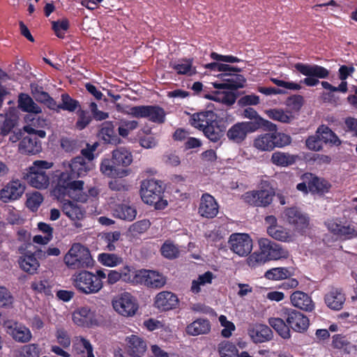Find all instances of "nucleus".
I'll use <instances>...</instances> for the list:
<instances>
[{
    "label": "nucleus",
    "instance_id": "20e7f679",
    "mask_svg": "<svg viewBox=\"0 0 357 357\" xmlns=\"http://www.w3.org/2000/svg\"><path fill=\"white\" fill-rule=\"evenodd\" d=\"M140 193L142 200L147 204L154 205L156 209H162L167 205V202L162 199V188L156 181H144Z\"/></svg>",
    "mask_w": 357,
    "mask_h": 357
},
{
    "label": "nucleus",
    "instance_id": "f704fd0d",
    "mask_svg": "<svg viewBox=\"0 0 357 357\" xmlns=\"http://www.w3.org/2000/svg\"><path fill=\"white\" fill-rule=\"evenodd\" d=\"M271 132H266L257 136L253 141V146L261 151H271L274 149Z\"/></svg>",
    "mask_w": 357,
    "mask_h": 357
},
{
    "label": "nucleus",
    "instance_id": "864d4df0",
    "mask_svg": "<svg viewBox=\"0 0 357 357\" xmlns=\"http://www.w3.org/2000/svg\"><path fill=\"white\" fill-rule=\"evenodd\" d=\"M218 352L220 357H239L238 350L236 345L227 341L219 344Z\"/></svg>",
    "mask_w": 357,
    "mask_h": 357
},
{
    "label": "nucleus",
    "instance_id": "473e14b6",
    "mask_svg": "<svg viewBox=\"0 0 357 357\" xmlns=\"http://www.w3.org/2000/svg\"><path fill=\"white\" fill-rule=\"evenodd\" d=\"M100 137L107 144L118 145L122 140L116 135L114 126L112 122H105L100 131Z\"/></svg>",
    "mask_w": 357,
    "mask_h": 357
},
{
    "label": "nucleus",
    "instance_id": "f3484780",
    "mask_svg": "<svg viewBox=\"0 0 357 357\" xmlns=\"http://www.w3.org/2000/svg\"><path fill=\"white\" fill-rule=\"evenodd\" d=\"M25 187L18 180L8 183L0 190V199L7 203L19 199L24 193Z\"/></svg>",
    "mask_w": 357,
    "mask_h": 357
},
{
    "label": "nucleus",
    "instance_id": "f257e3e1",
    "mask_svg": "<svg viewBox=\"0 0 357 357\" xmlns=\"http://www.w3.org/2000/svg\"><path fill=\"white\" fill-rule=\"evenodd\" d=\"M68 167L69 171L61 174L54 192L59 195L67 194L77 201L84 202L87 196L80 194L84 181L77 178L86 175L89 170V163L82 156H77L71 160Z\"/></svg>",
    "mask_w": 357,
    "mask_h": 357
},
{
    "label": "nucleus",
    "instance_id": "2f4dec72",
    "mask_svg": "<svg viewBox=\"0 0 357 357\" xmlns=\"http://www.w3.org/2000/svg\"><path fill=\"white\" fill-rule=\"evenodd\" d=\"M73 349L77 354H86V357H95L92 344L82 336H77L73 339Z\"/></svg>",
    "mask_w": 357,
    "mask_h": 357
},
{
    "label": "nucleus",
    "instance_id": "49530a36",
    "mask_svg": "<svg viewBox=\"0 0 357 357\" xmlns=\"http://www.w3.org/2000/svg\"><path fill=\"white\" fill-rule=\"evenodd\" d=\"M296 157L287 153L275 152L271 156L272 162L278 166L287 167L295 162Z\"/></svg>",
    "mask_w": 357,
    "mask_h": 357
},
{
    "label": "nucleus",
    "instance_id": "a19ab883",
    "mask_svg": "<svg viewBox=\"0 0 357 357\" xmlns=\"http://www.w3.org/2000/svg\"><path fill=\"white\" fill-rule=\"evenodd\" d=\"M268 324L283 339H289L291 337L289 326L282 319L278 317L270 318Z\"/></svg>",
    "mask_w": 357,
    "mask_h": 357
},
{
    "label": "nucleus",
    "instance_id": "0eeeda50",
    "mask_svg": "<svg viewBox=\"0 0 357 357\" xmlns=\"http://www.w3.org/2000/svg\"><path fill=\"white\" fill-rule=\"evenodd\" d=\"M136 283L142 284L149 288L160 289L167 283V278L154 270L141 269L135 272Z\"/></svg>",
    "mask_w": 357,
    "mask_h": 357
},
{
    "label": "nucleus",
    "instance_id": "4d7b16f0",
    "mask_svg": "<svg viewBox=\"0 0 357 357\" xmlns=\"http://www.w3.org/2000/svg\"><path fill=\"white\" fill-rule=\"evenodd\" d=\"M228 243L230 245H252V241L248 234L234 233L230 236Z\"/></svg>",
    "mask_w": 357,
    "mask_h": 357
},
{
    "label": "nucleus",
    "instance_id": "1a4fd4ad",
    "mask_svg": "<svg viewBox=\"0 0 357 357\" xmlns=\"http://www.w3.org/2000/svg\"><path fill=\"white\" fill-rule=\"evenodd\" d=\"M180 301L178 296L170 291H162L155 294L153 306L160 312L174 310L178 307Z\"/></svg>",
    "mask_w": 357,
    "mask_h": 357
},
{
    "label": "nucleus",
    "instance_id": "5fc2aeb1",
    "mask_svg": "<svg viewBox=\"0 0 357 357\" xmlns=\"http://www.w3.org/2000/svg\"><path fill=\"white\" fill-rule=\"evenodd\" d=\"M41 353L42 348L38 344H28L20 348L17 357H39Z\"/></svg>",
    "mask_w": 357,
    "mask_h": 357
},
{
    "label": "nucleus",
    "instance_id": "de8ad7c7",
    "mask_svg": "<svg viewBox=\"0 0 357 357\" xmlns=\"http://www.w3.org/2000/svg\"><path fill=\"white\" fill-rule=\"evenodd\" d=\"M98 260L102 265L107 267H115L123 262L122 258L114 253L99 254Z\"/></svg>",
    "mask_w": 357,
    "mask_h": 357
},
{
    "label": "nucleus",
    "instance_id": "3c124183",
    "mask_svg": "<svg viewBox=\"0 0 357 357\" xmlns=\"http://www.w3.org/2000/svg\"><path fill=\"white\" fill-rule=\"evenodd\" d=\"M266 113L270 119L284 123H290L294 119V116L290 112L279 109H268Z\"/></svg>",
    "mask_w": 357,
    "mask_h": 357
},
{
    "label": "nucleus",
    "instance_id": "4c0bfd02",
    "mask_svg": "<svg viewBox=\"0 0 357 357\" xmlns=\"http://www.w3.org/2000/svg\"><path fill=\"white\" fill-rule=\"evenodd\" d=\"M18 107L24 112L39 114L41 108L27 94L21 93L18 98Z\"/></svg>",
    "mask_w": 357,
    "mask_h": 357
},
{
    "label": "nucleus",
    "instance_id": "e2e57ef3",
    "mask_svg": "<svg viewBox=\"0 0 357 357\" xmlns=\"http://www.w3.org/2000/svg\"><path fill=\"white\" fill-rule=\"evenodd\" d=\"M218 319L221 326L223 328L221 335L226 338L231 337L236 329L234 323L229 321L225 315H220Z\"/></svg>",
    "mask_w": 357,
    "mask_h": 357
},
{
    "label": "nucleus",
    "instance_id": "ea45409f",
    "mask_svg": "<svg viewBox=\"0 0 357 357\" xmlns=\"http://www.w3.org/2000/svg\"><path fill=\"white\" fill-rule=\"evenodd\" d=\"M245 79L241 75H235L230 79H225L223 83L214 84L215 89H227L231 90H236L244 86Z\"/></svg>",
    "mask_w": 357,
    "mask_h": 357
},
{
    "label": "nucleus",
    "instance_id": "69168bd1",
    "mask_svg": "<svg viewBox=\"0 0 357 357\" xmlns=\"http://www.w3.org/2000/svg\"><path fill=\"white\" fill-rule=\"evenodd\" d=\"M13 302L14 298L10 291L6 287L0 286V307H10Z\"/></svg>",
    "mask_w": 357,
    "mask_h": 357
},
{
    "label": "nucleus",
    "instance_id": "9d476101",
    "mask_svg": "<svg viewBox=\"0 0 357 357\" xmlns=\"http://www.w3.org/2000/svg\"><path fill=\"white\" fill-rule=\"evenodd\" d=\"M6 332L17 342L26 343L33 336L29 328L14 321H6L3 324Z\"/></svg>",
    "mask_w": 357,
    "mask_h": 357
},
{
    "label": "nucleus",
    "instance_id": "774afa93",
    "mask_svg": "<svg viewBox=\"0 0 357 357\" xmlns=\"http://www.w3.org/2000/svg\"><path fill=\"white\" fill-rule=\"evenodd\" d=\"M173 68L179 75H192L196 73L195 70L192 68V62L190 61H184L181 63L174 64Z\"/></svg>",
    "mask_w": 357,
    "mask_h": 357
},
{
    "label": "nucleus",
    "instance_id": "39448f33",
    "mask_svg": "<svg viewBox=\"0 0 357 357\" xmlns=\"http://www.w3.org/2000/svg\"><path fill=\"white\" fill-rule=\"evenodd\" d=\"M114 310L125 317H134L139 309V304L135 296L128 292L116 296L112 301Z\"/></svg>",
    "mask_w": 357,
    "mask_h": 357
},
{
    "label": "nucleus",
    "instance_id": "423d86ee",
    "mask_svg": "<svg viewBox=\"0 0 357 357\" xmlns=\"http://www.w3.org/2000/svg\"><path fill=\"white\" fill-rule=\"evenodd\" d=\"M294 68L299 73L307 77L303 80V83L308 86H316L319 82V78H326L329 75L327 69L317 65L297 63L294 65Z\"/></svg>",
    "mask_w": 357,
    "mask_h": 357
},
{
    "label": "nucleus",
    "instance_id": "dca6fc26",
    "mask_svg": "<svg viewBox=\"0 0 357 357\" xmlns=\"http://www.w3.org/2000/svg\"><path fill=\"white\" fill-rule=\"evenodd\" d=\"M18 151L26 155H36L42 151L41 142L36 136L28 134L20 140Z\"/></svg>",
    "mask_w": 357,
    "mask_h": 357
},
{
    "label": "nucleus",
    "instance_id": "aec40b11",
    "mask_svg": "<svg viewBox=\"0 0 357 357\" xmlns=\"http://www.w3.org/2000/svg\"><path fill=\"white\" fill-rule=\"evenodd\" d=\"M290 303L296 308L312 312L314 309V303L312 298L302 291H295L290 295Z\"/></svg>",
    "mask_w": 357,
    "mask_h": 357
},
{
    "label": "nucleus",
    "instance_id": "603ef678",
    "mask_svg": "<svg viewBox=\"0 0 357 357\" xmlns=\"http://www.w3.org/2000/svg\"><path fill=\"white\" fill-rule=\"evenodd\" d=\"M62 210L63 212L72 220H79L84 216L81 208L78 207L77 204L70 201L63 203Z\"/></svg>",
    "mask_w": 357,
    "mask_h": 357
},
{
    "label": "nucleus",
    "instance_id": "7ed1b4c3",
    "mask_svg": "<svg viewBox=\"0 0 357 357\" xmlns=\"http://www.w3.org/2000/svg\"><path fill=\"white\" fill-rule=\"evenodd\" d=\"M63 264L70 270L91 268L94 260L86 247H70L64 254Z\"/></svg>",
    "mask_w": 357,
    "mask_h": 357
},
{
    "label": "nucleus",
    "instance_id": "13d9d810",
    "mask_svg": "<svg viewBox=\"0 0 357 357\" xmlns=\"http://www.w3.org/2000/svg\"><path fill=\"white\" fill-rule=\"evenodd\" d=\"M117 109L135 118H146L149 109L148 106H135L128 108V110L122 109L120 105H116Z\"/></svg>",
    "mask_w": 357,
    "mask_h": 357
},
{
    "label": "nucleus",
    "instance_id": "8fccbe9b",
    "mask_svg": "<svg viewBox=\"0 0 357 357\" xmlns=\"http://www.w3.org/2000/svg\"><path fill=\"white\" fill-rule=\"evenodd\" d=\"M291 275V273L288 268L284 267H277L268 270L265 273L264 277L271 280H281L287 279Z\"/></svg>",
    "mask_w": 357,
    "mask_h": 357
},
{
    "label": "nucleus",
    "instance_id": "e433bc0d",
    "mask_svg": "<svg viewBox=\"0 0 357 357\" xmlns=\"http://www.w3.org/2000/svg\"><path fill=\"white\" fill-rule=\"evenodd\" d=\"M269 261L268 250L263 247H259L258 250L254 251L247 259V264L251 268H255Z\"/></svg>",
    "mask_w": 357,
    "mask_h": 357
},
{
    "label": "nucleus",
    "instance_id": "0e129e2a",
    "mask_svg": "<svg viewBox=\"0 0 357 357\" xmlns=\"http://www.w3.org/2000/svg\"><path fill=\"white\" fill-rule=\"evenodd\" d=\"M137 126L138 122L137 121H121L118 128L119 135L123 137H126L130 132L136 129Z\"/></svg>",
    "mask_w": 357,
    "mask_h": 357
},
{
    "label": "nucleus",
    "instance_id": "a18cd8bd",
    "mask_svg": "<svg viewBox=\"0 0 357 357\" xmlns=\"http://www.w3.org/2000/svg\"><path fill=\"white\" fill-rule=\"evenodd\" d=\"M61 102L60 104H56V108L54 110L59 112L60 109H63L73 112L80 106L79 102L73 99L68 93L61 94Z\"/></svg>",
    "mask_w": 357,
    "mask_h": 357
},
{
    "label": "nucleus",
    "instance_id": "c9c22d12",
    "mask_svg": "<svg viewBox=\"0 0 357 357\" xmlns=\"http://www.w3.org/2000/svg\"><path fill=\"white\" fill-rule=\"evenodd\" d=\"M100 171L103 174L114 178H123L130 174L128 169L117 168L114 165H111L108 160L102 162Z\"/></svg>",
    "mask_w": 357,
    "mask_h": 357
},
{
    "label": "nucleus",
    "instance_id": "37998d69",
    "mask_svg": "<svg viewBox=\"0 0 357 357\" xmlns=\"http://www.w3.org/2000/svg\"><path fill=\"white\" fill-rule=\"evenodd\" d=\"M203 132L211 142H216L223 136L224 128L219 125L218 119H216Z\"/></svg>",
    "mask_w": 357,
    "mask_h": 357
},
{
    "label": "nucleus",
    "instance_id": "cd10ccee",
    "mask_svg": "<svg viewBox=\"0 0 357 357\" xmlns=\"http://www.w3.org/2000/svg\"><path fill=\"white\" fill-rule=\"evenodd\" d=\"M243 116L245 118L249 119L250 120H254V121H250L251 123L255 124L256 127V130H258L261 126H266L271 130H276V126L268 120H265L261 118L257 111L252 107H248L243 110Z\"/></svg>",
    "mask_w": 357,
    "mask_h": 357
},
{
    "label": "nucleus",
    "instance_id": "79ce46f5",
    "mask_svg": "<svg viewBox=\"0 0 357 357\" xmlns=\"http://www.w3.org/2000/svg\"><path fill=\"white\" fill-rule=\"evenodd\" d=\"M51 175H23V178L32 187L46 189L50 185Z\"/></svg>",
    "mask_w": 357,
    "mask_h": 357
},
{
    "label": "nucleus",
    "instance_id": "680f3d73",
    "mask_svg": "<svg viewBox=\"0 0 357 357\" xmlns=\"http://www.w3.org/2000/svg\"><path fill=\"white\" fill-rule=\"evenodd\" d=\"M263 248L267 249L269 261L287 258L289 255L287 250L282 247H263Z\"/></svg>",
    "mask_w": 357,
    "mask_h": 357
},
{
    "label": "nucleus",
    "instance_id": "b1692460",
    "mask_svg": "<svg viewBox=\"0 0 357 357\" xmlns=\"http://www.w3.org/2000/svg\"><path fill=\"white\" fill-rule=\"evenodd\" d=\"M325 303L326 305L334 310L342 309L345 300V294L339 288H332L325 295Z\"/></svg>",
    "mask_w": 357,
    "mask_h": 357
},
{
    "label": "nucleus",
    "instance_id": "412c9836",
    "mask_svg": "<svg viewBox=\"0 0 357 357\" xmlns=\"http://www.w3.org/2000/svg\"><path fill=\"white\" fill-rule=\"evenodd\" d=\"M216 119H218L217 114L212 111L201 112L192 115L190 124L204 132Z\"/></svg>",
    "mask_w": 357,
    "mask_h": 357
},
{
    "label": "nucleus",
    "instance_id": "9b49d317",
    "mask_svg": "<svg viewBox=\"0 0 357 357\" xmlns=\"http://www.w3.org/2000/svg\"><path fill=\"white\" fill-rule=\"evenodd\" d=\"M284 314L287 315L286 321L289 329L297 333H304L307 330L310 320L307 316L292 309H285Z\"/></svg>",
    "mask_w": 357,
    "mask_h": 357
},
{
    "label": "nucleus",
    "instance_id": "72a5a7b5",
    "mask_svg": "<svg viewBox=\"0 0 357 357\" xmlns=\"http://www.w3.org/2000/svg\"><path fill=\"white\" fill-rule=\"evenodd\" d=\"M53 166L52 162L45 160H36L23 175H51L50 169Z\"/></svg>",
    "mask_w": 357,
    "mask_h": 357
},
{
    "label": "nucleus",
    "instance_id": "6ab92c4d",
    "mask_svg": "<svg viewBox=\"0 0 357 357\" xmlns=\"http://www.w3.org/2000/svg\"><path fill=\"white\" fill-rule=\"evenodd\" d=\"M219 206L215 198L209 194H204L201 198L199 213L206 218H213L218 213Z\"/></svg>",
    "mask_w": 357,
    "mask_h": 357
},
{
    "label": "nucleus",
    "instance_id": "58836bf2",
    "mask_svg": "<svg viewBox=\"0 0 357 357\" xmlns=\"http://www.w3.org/2000/svg\"><path fill=\"white\" fill-rule=\"evenodd\" d=\"M317 133L319 134L321 141L325 144H330L334 146L341 144V141L338 137L325 125L320 126L317 130Z\"/></svg>",
    "mask_w": 357,
    "mask_h": 357
},
{
    "label": "nucleus",
    "instance_id": "4be33fe9",
    "mask_svg": "<svg viewBox=\"0 0 357 357\" xmlns=\"http://www.w3.org/2000/svg\"><path fill=\"white\" fill-rule=\"evenodd\" d=\"M328 229L340 239L357 238V231L350 226L342 225L336 220H328L326 223Z\"/></svg>",
    "mask_w": 357,
    "mask_h": 357
},
{
    "label": "nucleus",
    "instance_id": "2eb2a0df",
    "mask_svg": "<svg viewBox=\"0 0 357 357\" xmlns=\"http://www.w3.org/2000/svg\"><path fill=\"white\" fill-rule=\"evenodd\" d=\"M26 248L27 247H22L20 249L21 256L19 259V265L24 271L29 274H34L40 266L36 257L37 256V252H33L27 250Z\"/></svg>",
    "mask_w": 357,
    "mask_h": 357
},
{
    "label": "nucleus",
    "instance_id": "bf43d9fd",
    "mask_svg": "<svg viewBox=\"0 0 357 357\" xmlns=\"http://www.w3.org/2000/svg\"><path fill=\"white\" fill-rule=\"evenodd\" d=\"M165 111L161 107L158 106L149 105L146 118L150 121L158 123H162L165 121Z\"/></svg>",
    "mask_w": 357,
    "mask_h": 357
},
{
    "label": "nucleus",
    "instance_id": "6e6d98bb",
    "mask_svg": "<svg viewBox=\"0 0 357 357\" xmlns=\"http://www.w3.org/2000/svg\"><path fill=\"white\" fill-rule=\"evenodd\" d=\"M31 289L36 294H44L50 295L51 287L46 279H36L31 283Z\"/></svg>",
    "mask_w": 357,
    "mask_h": 357
},
{
    "label": "nucleus",
    "instance_id": "a211bd4d",
    "mask_svg": "<svg viewBox=\"0 0 357 357\" xmlns=\"http://www.w3.org/2000/svg\"><path fill=\"white\" fill-rule=\"evenodd\" d=\"M248 334L255 343H263L271 340L273 337L271 329L266 325L255 324L249 326Z\"/></svg>",
    "mask_w": 357,
    "mask_h": 357
},
{
    "label": "nucleus",
    "instance_id": "09e8293b",
    "mask_svg": "<svg viewBox=\"0 0 357 357\" xmlns=\"http://www.w3.org/2000/svg\"><path fill=\"white\" fill-rule=\"evenodd\" d=\"M268 233L273 238L283 242H289L292 238L289 231L282 227L271 226L268 228Z\"/></svg>",
    "mask_w": 357,
    "mask_h": 357
},
{
    "label": "nucleus",
    "instance_id": "4468645a",
    "mask_svg": "<svg viewBox=\"0 0 357 357\" xmlns=\"http://www.w3.org/2000/svg\"><path fill=\"white\" fill-rule=\"evenodd\" d=\"M274 192L271 190L250 191L243 195L245 202L255 206H266L270 204Z\"/></svg>",
    "mask_w": 357,
    "mask_h": 357
},
{
    "label": "nucleus",
    "instance_id": "338daca9",
    "mask_svg": "<svg viewBox=\"0 0 357 357\" xmlns=\"http://www.w3.org/2000/svg\"><path fill=\"white\" fill-rule=\"evenodd\" d=\"M43 201V197L39 192H35L30 195L26 199V206L34 211L38 209Z\"/></svg>",
    "mask_w": 357,
    "mask_h": 357
},
{
    "label": "nucleus",
    "instance_id": "f8f14e48",
    "mask_svg": "<svg viewBox=\"0 0 357 357\" xmlns=\"http://www.w3.org/2000/svg\"><path fill=\"white\" fill-rule=\"evenodd\" d=\"M256 131L255 124L251 122H241L232 126L227 132V136L230 141L240 144L245 140L249 132Z\"/></svg>",
    "mask_w": 357,
    "mask_h": 357
},
{
    "label": "nucleus",
    "instance_id": "6e6552de",
    "mask_svg": "<svg viewBox=\"0 0 357 357\" xmlns=\"http://www.w3.org/2000/svg\"><path fill=\"white\" fill-rule=\"evenodd\" d=\"M73 321L78 326L91 327L99 326L102 319L98 317L89 306H82L77 308L72 314Z\"/></svg>",
    "mask_w": 357,
    "mask_h": 357
},
{
    "label": "nucleus",
    "instance_id": "a878e982",
    "mask_svg": "<svg viewBox=\"0 0 357 357\" xmlns=\"http://www.w3.org/2000/svg\"><path fill=\"white\" fill-rule=\"evenodd\" d=\"M31 93L36 101L45 105L50 109L56 108V101L50 95L43 91V88L37 84L30 85Z\"/></svg>",
    "mask_w": 357,
    "mask_h": 357
},
{
    "label": "nucleus",
    "instance_id": "c03bdc74",
    "mask_svg": "<svg viewBox=\"0 0 357 357\" xmlns=\"http://www.w3.org/2000/svg\"><path fill=\"white\" fill-rule=\"evenodd\" d=\"M206 98L227 105H232L236 102L237 94L234 91H222L214 95H206Z\"/></svg>",
    "mask_w": 357,
    "mask_h": 357
},
{
    "label": "nucleus",
    "instance_id": "5701e85b",
    "mask_svg": "<svg viewBox=\"0 0 357 357\" xmlns=\"http://www.w3.org/2000/svg\"><path fill=\"white\" fill-rule=\"evenodd\" d=\"M305 179L308 181V188L312 193L323 195L328 192L331 187L327 181L310 173L305 174Z\"/></svg>",
    "mask_w": 357,
    "mask_h": 357
},
{
    "label": "nucleus",
    "instance_id": "052dcab7",
    "mask_svg": "<svg viewBox=\"0 0 357 357\" xmlns=\"http://www.w3.org/2000/svg\"><path fill=\"white\" fill-rule=\"evenodd\" d=\"M54 336L56 342L63 348L67 349L70 347L71 340L68 332L65 329L62 328H57L56 329Z\"/></svg>",
    "mask_w": 357,
    "mask_h": 357
},
{
    "label": "nucleus",
    "instance_id": "c756f323",
    "mask_svg": "<svg viewBox=\"0 0 357 357\" xmlns=\"http://www.w3.org/2000/svg\"><path fill=\"white\" fill-rule=\"evenodd\" d=\"M112 162L116 165L128 167L132 162V153L125 147L116 148L112 151Z\"/></svg>",
    "mask_w": 357,
    "mask_h": 357
},
{
    "label": "nucleus",
    "instance_id": "7c9ffc66",
    "mask_svg": "<svg viewBox=\"0 0 357 357\" xmlns=\"http://www.w3.org/2000/svg\"><path fill=\"white\" fill-rule=\"evenodd\" d=\"M185 331L188 335L192 336L206 334L211 331V324L207 319H197L188 324Z\"/></svg>",
    "mask_w": 357,
    "mask_h": 357
},
{
    "label": "nucleus",
    "instance_id": "393cba45",
    "mask_svg": "<svg viewBox=\"0 0 357 357\" xmlns=\"http://www.w3.org/2000/svg\"><path fill=\"white\" fill-rule=\"evenodd\" d=\"M17 121L15 109L10 108L8 112L0 114V134L3 136L8 135L17 125Z\"/></svg>",
    "mask_w": 357,
    "mask_h": 357
},
{
    "label": "nucleus",
    "instance_id": "bb28decb",
    "mask_svg": "<svg viewBox=\"0 0 357 357\" xmlns=\"http://www.w3.org/2000/svg\"><path fill=\"white\" fill-rule=\"evenodd\" d=\"M113 215L121 220L132 221L137 215V210L135 206L122 203L116 204L113 209Z\"/></svg>",
    "mask_w": 357,
    "mask_h": 357
},
{
    "label": "nucleus",
    "instance_id": "ddd939ff",
    "mask_svg": "<svg viewBox=\"0 0 357 357\" xmlns=\"http://www.w3.org/2000/svg\"><path fill=\"white\" fill-rule=\"evenodd\" d=\"M285 220L295 230L303 231L309 226V218L296 207L288 208L284 212Z\"/></svg>",
    "mask_w": 357,
    "mask_h": 357
},
{
    "label": "nucleus",
    "instance_id": "c85d7f7f",
    "mask_svg": "<svg viewBox=\"0 0 357 357\" xmlns=\"http://www.w3.org/2000/svg\"><path fill=\"white\" fill-rule=\"evenodd\" d=\"M215 278V275L211 271H206L198 275V277L192 280L190 286V291L193 294H199L202 288L211 284L213 280Z\"/></svg>",
    "mask_w": 357,
    "mask_h": 357
},
{
    "label": "nucleus",
    "instance_id": "f03ea898",
    "mask_svg": "<svg viewBox=\"0 0 357 357\" xmlns=\"http://www.w3.org/2000/svg\"><path fill=\"white\" fill-rule=\"evenodd\" d=\"M107 275L102 270L95 273L82 269L72 275L70 281L74 288L85 295L98 294L104 287L103 280Z\"/></svg>",
    "mask_w": 357,
    "mask_h": 357
}]
</instances>
